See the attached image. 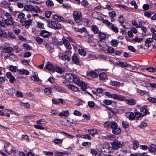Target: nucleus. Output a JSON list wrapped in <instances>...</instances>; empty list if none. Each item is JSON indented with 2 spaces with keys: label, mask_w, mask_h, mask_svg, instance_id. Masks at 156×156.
<instances>
[{
  "label": "nucleus",
  "mask_w": 156,
  "mask_h": 156,
  "mask_svg": "<svg viewBox=\"0 0 156 156\" xmlns=\"http://www.w3.org/2000/svg\"><path fill=\"white\" fill-rule=\"evenodd\" d=\"M112 129V132L115 134H119L121 132V130L118 126L117 123L115 122H112L111 124V128Z\"/></svg>",
  "instance_id": "obj_1"
},
{
  "label": "nucleus",
  "mask_w": 156,
  "mask_h": 156,
  "mask_svg": "<svg viewBox=\"0 0 156 156\" xmlns=\"http://www.w3.org/2000/svg\"><path fill=\"white\" fill-rule=\"evenodd\" d=\"M73 16L75 22L80 23L82 19L81 12L79 11H74L73 13Z\"/></svg>",
  "instance_id": "obj_2"
},
{
  "label": "nucleus",
  "mask_w": 156,
  "mask_h": 156,
  "mask_svg": "<svg viewBox=\"0 0 156 156\" xmlns=\"http://www.w3.org/2000/svg\"><path fill=\"white\" fill-rule=\"evenodd\" d=\"M51 26L50 27L52 28L59 29L62 27V25L58 21H53L51 22Z\"/></svg>",
  "instance_id": "obj_3"
},
{
  "label": "nucleus",
  "mask_w": 156,
  "mask_h": 156,
  "mask_svg": "<svg viewBox=\"0 0 156 156\" xmlns=\"http://www.w3.org/2000/svg\"><path fill=\"white\" fill-rule=\"evenodd\" d=\"M39 32V35L44 38H48L50 35V32L46 30H41Z\"/></svg>",
  "instance_id": "obj_4"
},
{
  "label": "nucleus",
  "mask_w": 156,
  "mask_h": 156,
  "mask_svg": "<svg viewBox=\"0 0 156 156\" xmlns=\"http://www.w3.org/2000/svg\"><path fill=\"white\" fill-rule=\"evenodd\" d=\"M77 55V54H74L72 57V60L76 64L81 65L82 64V63L80 62Z\"/></svg>",
  "instance_id": "obj_5"
},
{
  "label": "nucleus",
  "mask_w": 156,
  "mask_h": 156,
  "mask_svg": "<svg viewBox=\"0 0 156 156\" xmlns=\"http://www.w3.org/2000/svg\"><path fill=\"white\" fill-rule=\"evenodd\" d=\"M112 148L115 150H117L122 146L120 142L119 141H114L111 143Z\"/></svg>",
  "instance_id": "obj_6"
},
{
  "label": "nucleus",
  "mask_w": 156,
  "mask_h": 156,
  "mask_svg": "<svg viewBox=\"0 0 156 156\" xmlns=\"http://www.w3.org/2000/svg\"><path fill=\"white\" fill-rule=\"evenodd\" d=\"M5 59H9L11 60L15 61L17 60V58L15 55L12 53L10 54H8L5 56Z\"/></svg>",
  "instance_id": "obj_7"
},
{
  "label": "nucleus",
  "mask_w": 156,
  "mask_h": 156,
  "mask_svg": "<svg viewBox=\"0 0 156 156\" xmlns=\"http://www.w3.org/2000/svg\"><path fill=\"white\" fill-rule=\"evenodd\" d=\"M6 76L9 79L10 82L11 83H13L16 80L15 77L12 75L10 72H8L6 73Z\"/></svg>",
  "instance_id": "obj_8"
},
{
  "label": "nucleus",
  "mask_w": 156,
  "mask_h": 156,
  "mask_svg": "<svg viewBox=\"0 0 156 156\" xmlns=\"http://www.w3.org/2000/svg\"><path fill=\"white\" fill-rule=\"evenodd\" d=\"M74 74L70 73H67L65 75V78L68 81L72 82L73 78L74 77Z\"/></svg>",
  "instance_id": "obj_9"
},
{
  "label": "nucleus",
  "mask_w": 156,
  "mask_h": 156,
  "mask_svg": "<svg viewBox=\"0 0 156 156\" xmlns=\"http://www.w3.org/2000/svg\"><path fill=\"white\" fill-rule=\"evenodd\" d=\"M99 78L102 82L105 81L107 79L106 74L104 73H101L99 75Z\"/></svg>",
  "instance_id": "obj_10"
},
{
  "label": "nucleus",
  "mask_w": 156,
  "mask_h": 156,
  "mask_svg": "<svg viewBox=\"0 0 156 156\" xmlns=\"http://www.w3.org/2000/svg\"><path fill=\"white\" fill-rule=\"evenodd\" d=\"M25 15L23 12H21L18 15V17L20 19V22L21 23H23L24 21V19Z\"/></svg>",
  "instance_id": "obj_11"
},
{
  "label": "nucleus",
  "mask_w": 156,
  "mask_h": 156,
  "mask_svg": "<svg viewBox=\"0 0 156 156\" xmlns=\"http://www.w3.org/2000/svg\"><path fill=\"white\" fill-rule=\"evenodd\" d=\"M114 98L122 101L126 100V98L124 96L121 95H118L116 94H115Z\"/></svg>",
  "instance_id": "obj_12"
},
{
  "label": "nucleus",
  "mask_w": 156,
  "mask_h": 156,
  "mask_svg": "<svg viewBox=\"0 0 156 156\" xmlns=\"http://www.w3.org/2000/svg\"><path fill=\"white\" fill-rule=\"evenodd\" d=\"M1 5L2 7L5 8H9L11 4L9 2L4 1L1 2Z\"/></svg>",
  "instance_id": "obj_13"
},
{
  "label": "nucleus",
  "mask_w": 156,
  "mask_h": 156,
  "mask_svg": "<svg viewBox=\"0 0 156 156\" xmlns=\"http://www.w3.org/2000/svg\"><path fill=\"white\" fill-rule=\"evenodd\" d=\"M4 22L5 24L7 25H12L14 23L13 20V19H6L5 20Z\"/></svg>",
  "instance_id": "obj_14"
},
{
  "label": "nucleus",
  "mask_w": 156,
  "mask_h": 156,
  "mask_svg": "<svg viewBox=\"0 0 156 156\" xmlns=\"http://www.w3.org/2000/svg\"><path fill=\"white\" fill-rule=\"evenodd\" d=\"M125 101L127 103L131 105H134L136 103V101L133 99H126Z\"/></svg>",
  "instance_id": "obj_15"
},
{
  "label": "nucleus",
  "mask_w": 156,
  "mask_h": 156,
  "mask_svg": "<svg viewBox=\"0 0 156 156\" xmlns=\"http://www.w3.org/2000/svg\"><path fill=\"white\" fill-rule=\"evenodd\" d=\"M5 150L6 152L9 154H11L15 151V150H13V148L11 146L5 147Z\"/></svg>",
  "instance_id": "obj_16"
},
{
  "label": "nucleus",
  "mask_w": 156,
  "mask_h": 156,
  "mask_svg": "<svg viewBox=\"0 0 156 156\" xmlns=\"http://www.w3.org/2000/svg\"><path fill=\"white\" fill-rule=\"evenodd\" d=\"M69 115V112L68 110H66L65 111H62L60 112L58 114V115L60 116H65L67 117Z\"/></svg>",
  "instance_id": "obj_17"
},
{
  "label": "nucleus",
  "mask_w": 156,
  "mask_h": 156,
  "mask_svg": "<svg viewBox=\"0 0 156 156\" xmlns=\"http://www.w3.org/2000/svg\"><path fill=\"white\" fill-rule=\"evenodd\" d=\"M62 43L67 48H68L69 46H70V44L69 41L65 38H62Z\"/></svg>",
  "instance_id": "obj_18"
},
{
  "label": "nucleus",
  "mask_w": 156,
  "mask_h": 156,
  "mask_svg": "<svg viewBox=\"0 0 156 156\" xmlns=\"http://www.w3.org/2000/svg\"><path fill=\"white\" fill-rule=\"evenodd\" d=\"M148 150L151 153L156 152V146L154 144H152L149 147Z\"/></svg>",
  "instance_id": "obj_19"
},
{
  "label": "nucleus",
  "mask_w": 156,
  "mask_h": 156,
  "mask_svg": "<svg viewBox=\"0 0 156 156\" xmlns=\"http://www.w3.org/2000/svg\"><path fill=\"white\" fill-rule=\"evenodd\" d=\"M110 84L111 85L116 87H119L120 85V83L119 82L116 81H112L111 80L110 82Z\"/></svg>",
  "instance_id": "obj_20"
},
{
  "label": "nucleus",
  "mask_w": 156,
  "mask_h": 156,
  "mask_svg": "<svg viewBox=\"0 0 156 156\" xmlns=\"http://www.w3.org/2000/svg\"><path fill=\"white\" fill-rule=\"evenodd\" d=\"M24 25L27 29H28L30 25L31 24L32 20L29 19L27 20L24 21Z\"/></svg>",
  "instance_id": "obj_21"
},
{
  "label": "nucleus",
  "mask_w": 156,
  "mask_h": 156,
  "mask_svg": "<svg viewBox=\"0 0 156 156\" xmlns=\"http://www.w3.org/2000/svg\"><path fill=\"white\" fill-rule=\"evenodd\" d=\"M153 38H147L145 41V45L146 46L149 47L151 45V43L153 41Z\"/></svg>",
  "instance_id": "obj_22"
},
{
  "label": "nucleus",
  "mask_w": 156,
  "mask_h": 156,
  "mask_svg": "<svg viewBox=\"0 0 156 156\" xmlns=\"http://www.w3.org/2000/svg\"><path fill=\"white\" fill-rule=\"evenodd\" d=\"M13 50V48L12 47H7L3 49V52L5 53H9Z\"/></svg>",
  "instance_id": "obj_23"
},
{
  "label": "nucleus",
  "mask_w": 156,
  "mask_h": 156,
  "mask_svg": "<svg viewBox=\"0 0 156 156\" xmlns=\"http://www.w3.org/2000/svg\"><path fill=\"white\" fill-rule=\"evenodd\" d=\"M116 64L122 67H126L128 66V64L126 62L118 61L116 62Z\"/></svg>",
  "instance_id": "obj_24"
},
{
  "label": "nucleus",
  "mask_w": 156,
  "mask_h": 156,
  "mask_svg": "<svg viewBox=\"0 0 156 156\" xmlns=\"http://www.w3.org/2000/svg\"><path fill=\"white\" fill-rule=\"evenodd\" d=\"M74 77L73 78L72 82H73L76 84L78 85H79V83L80 82V79L75 75H74Z\"/></svg>",
  "instance_id": "obj_25"
},
{
  "label": "nucleus",
  "mask_w": 156,
  "mask_h": 156,
  "mask_svg": "<svg viewBox=\"0 0 156 156\" xmlns=\"http://www.w3.org/2000/svg\"><path fill=\"white\" fill-rule=\"evenodd\" d=\"M67 86L70 89L72 90H74L75 91H77L79 90L77 87H75L72 84L67 85Z\"/></svg>",
  "instance_id": "obj_26"
},
{
  "label": "nucleus",
  "mask_w": 156,
  "mask_h": 156,
  "mask_svg": "<svg viewBox=\"0 0 156 156\" xmlns=\"http://www.w3.org/2000/svg\"><path fill=\"white\" fill-rule=\"evenodd\" d=\"M17 70L18 71L19 73L21 74L28 75L29 73V72L27 70L23 69L18 70Z\"/></svg>",
  "instance_id": "obj_27"
},
{
  "label": "nucleus",
  "mask_w": 156,
  "mask_h": 156,
  "mask_svg": "<svg viewBox=\"0 0 156 156\" xmlns=\"http://www.w3.org/2000/svg\"><path fill=\"white\" fill-rule=\"evenodd\" d=\"M32 11H33L35 12H41V9L37 5L34 6H33Z\"/></svg>",
  "instance_id": "obj_28"
},
{
  "label": "nucleus",
  "mask_w": 156,
  "mask_h": 156,
  "mask_svg": "<svg viewBox=\"0 0 156 156\" xmlns=\"http://www.w3.org/2000/svg\"><path fill=\"white\" fill-rule=\"evenodd\" d=\"M109 28H111L112 31L115 33H117L118 32V28L117 27H115L114 24L113 23H112Z\"/></svg>",
  "instance_id": "obj_29"
},
{
  "label": "nucleus",
  "mask_w": 156,
  "mask_h": 156,
  "mask_svg": "<svg viewBox=\"0 0 156 156\" xmlns=\"http://www.w3.org/2000/svg\"><path fill=\"white\" fill-rule=\"evenodd\" d=\"M54 68L56 70V71L58 73H62L63 70L62 69L58 66L57 65H55L54 66Z\"/></svg>",
  "instance_id": "obj_30"
},
{
  "label": "nucleus",
  "mask_w": 156,
  "mask_h": 156,
  "mask_svg": "<svg viewBox=\"0 0 156 156\" xmlns=\"http://www.w3.org/2000/svg\"><path fill=\"white\" fill-rule=\"evenodd\" d=\"M7 36L6 33L2 29H0V37L2 38H6Z\"/></svg>",
  "instance_id": "obj_31"
},
{
  "label": "nucleus",
  "mask_w": 156,
  "mask_h": 156,
  "mask_svg": "<svg viewBox=\"0 0 156 156\" xmlns=\"http://www.w3.org/2000/svg\"><path fill=\"white\" fill-rule=\"evenodd\" d=\"M78 85L80 86L83 91L86 90H85L86 89L87 87L85 83L81 81L79 83Z\"/></svg>",
  "instance_id": "obj_32"
},
{
  "label": "nucleus",
  "mask_w": 156,
  "mask_h": 156,
  "mask_svg": "<svg viewBox=\"0 0 156 156\" xmlns=\"http://www.w3.org/2000/svg\"><path fill=\"white\" fill-rule=\"evenodd\" d=\"M146 107L145 106H144L140 108V110L141 112H143V114L142 116L144 115H145L147 114V111L146 109Z\"/></svg>",
  "instance_id": "obj_33"
},
{
  "label": "nucleus",
  "mask_w": 156,
  "mask_h": 156,
  "mask_svg": "<svg viewBox=\"0 0 156 156\" xmlns=\"http://www.w3.org/2000/svg\"><path fill=\"white\" fill-rule=\"evenodd\" d=\"M36 27L44 29V25L43 23L40 21L37 22Z\"/></svg>",
  "instance_id": "obj_34"
},
{
  "label": "nucleus",
  "mask_w": 156,
  "mask_h": 156,
  "mask_svg": "<svg viewBox=\"0 0 156 156\" xmlns=\"http://www.w3.org/2000/svg\"><path fill=\"white\" fill-rule=\"evenodd\" d=\"M33 6L31 5H26L24 7V9L27 11H32Z\"/></svg>",
  "instance_id": "obj_35"
},
{
  "label": "nucleus",
  "mask_w": 156,
  "mask_h": 156,
  "mask_svg": "<svg viewBox=\"0 0 156 156\" xmlns=\"http://www.w3.org/2000/svg\"><path fill=\"white\" fill-rule=\"evenodd\" d=\"M90 76L96 78L98 76V74L96 72L93 71H90L89 73Z\"/></svg>",
  "instance_id": "obj_36"
},
{
  "label": "nucleus",
  "mask_w": 156,
  "mask_h": 156,
  "mask_svg": "<svg viewBox=\"0 0 156 156\" xmlns=\"http://www.w3.org/2000/svg\"><path fill=\"white\" fill-rule=\"evenodd\" d=\"M121 26L125 28H128L129 26L128 23L126 21L121 23Z\"/></svg>",
  "instance_id": "obj_37"
},
{
  "label": "nucleus",
  "mask_w": 156,
  "mask_h": 156,
  "mask_svg": "<svg viewBox=\"0 0 156 156\" xmlns=\"http://www.w3.org/2000/svg\"><path fill=\"white\" fill-rule=\"evenodd\" d=\"M62 59L64 61L67 60V61H69V60L70 58L68 55L64 54L62 55Z\"/></svg>",
  "instance_id": "obj_38"
},
{
  "label": "nucleus",
  "mask_w": 156,
  "mask_h": 156,
  "mask_svg": "<svg viewBox=\"0 0 156 156\" xmlns=\"http://www.w3.org/2000/svg\"><path fill=\"white\" fill-rule=\"evenodd\" d=\"M88 131L89 132L90 134L92 136H94L97 132V131L94 129H88Z\"/></svg>",
  "instance_id": "obj_39"
},
{
  "label": "nucleus",
  "mask_w": 156,
  "mask_h": 156,
  "mask_svg": "<svg viewBox=\"0 0 156 156\" xmlns=\"http://www.w3.org/2000/svg\"><path fill=\"white\" fill-rule=\"evenodd\" d=\"M79 54L81 55H83V56H85L86 53V51L83 49H80L78 50Z\"/></svg>",
  "instance_id": "obj_40"
},
{
  "label": "nucleus",
  "mask_w": 156,
  "mask_h": 156,
  "mask_svg": "<svg viewBox=\"0 0 156 156\" xmlns=\"http://www.w3.org/2000/svg\"><path fill=\"white\" fill-rule=\"evenodd\" d=\"M45 67L47 68L48 70H51L54 68V66H53L50 62H48V64Z\"/></svg>",
  "instance_id": "obj_41"
},
{
  "label": "nucleus",
  "mask_w": 156,
  "mask_h": 156,
  "mask_svg": "<svg viewBox=\"0 0 156 156\" xmlns=\"http://www.w3.org/2000/svg\"><path fill=\"white\" fill-rule=\"evenodd\" d=\"M92 30L93 31L94 34H97L98 31V30L97 27L93 25L91 27Z\"/></svg>",
  "instance_id": "obj_42"
},
{
  "label": "nucleus",
  "mask_w": 156,
  "mask_h": 156,
  "mask_svg": "<svg viewBox=\"0 0 156 156\" xmlns=\"http://www.w3.org/2000/svg\"><path fill=\"white\" fill-rule=\"evenodd\" d=\"M44 44L45 47V48H47L50 51H51V52L52 51H51V50H52L53 48H51L50 44H48L46 42L44 43Z\"/></svg>",
  "instance_id": "obj_43"
},
{
  "label": "nucleus",
  "mask_w": 156,
  "mask_h": 156,
  "mask_svg": "<svg viewBox=\"0 0 156 156\" xmlns=\"http://www.w3.org/2000/svg\"><path fill=\"white\" fill-rule=\"evenodd\" d=\"M102 149L101 151L100 152H101L104 154L106 155L108 151V150L107 149V147H106V146L105 145Z\"/></svg>",
  "instance_id": "obj_44"
},
{
  "label": "nucleus",
  "mask_w": 156,
  "mask_h": 156,
  "mask_svg": "<svg viewBox=\"0 0 156 156\" xmlns=\"http://www.w3.org/2000/svg\"><path fill=\"white\" fill-rule=\"evenodd\" d=\"M15 90L13 88H11L7 90V92L8 94L11 95H13L15 93Z\"/></svg>",
  "instance_id": "obj_45"
},
{
  "label": "nucleus",
  "mask_w": 156,
  "mask_h": 156,
  "mask_svg": "<svg viewBox=\"0 0 156 156\" xmlns=\"http://www.w3.org/2000/svg\"><path fill=\"white\" fill-rule=\"evenodd\" d=\"M118 21L120 23L126 21V20H125L124 18L122 15H120L119 16V17Z\"/></svg>",
  "instance_id": "obj_46"
},
{
  "label": "nucleus",
  "mask_w": 156,
  "mask_h": 156,
  "mask_svg": "<svg viewBox=\"0 0 156 156\" xmlns=\"http://www.w3.org/2000/svg\"><path fill=\"white\" fill-rule=\"evenodd\" d=\"M102 22L103 23L106 24L107 26L109 28L112 24V23H111L108 20H103Z\"/></svg>",
  "instance_id": "obj_47"
},
{
  "label": "nucleus",
  "mask_w": 156,
  "mask_h": 156,
  "mask_svg": "<svg viewBox=\"0 0 156 156\" xmlns=\"http://www.w3.org/2000/svg\"><path fill=\"white\" fill-rule=\"evenodd\" d=\"M119 43V41L116 40H112L111 41V45L114 46H116Z\"/></svg>",
  "instance_id": "obj_48"
},
{
  "label": "nucleus",
  "mask_w": 156,
  "mask_h": 156,
  "mask_svg": "<svg viewBox=\"0 0 156 156\" xmlns=\"http://www.w3.org/2000/svg\"><path fill=\"white\" fill-rule=\"evenodd\" d=\"M44 92L47 95H49L52 92L51 88L50 87L45 88L44 90Z\"/></svg>",
  "instance_id": "obj_49"
},
{
  "label": "nucleus",
  "mask_w": 156,
  "mask_h": 156,
  "mask_svg": "<svg viewBox=\"0 0 156 156\" xmlns=\"http://www.w3.org/2000/svg\"><path fill=\"white\" fill-rule=\"evenodd\" d=\"M4 19L2 17L0 16V25L3 27H5V25L4 23Z\"/></svg>",
  "instance_id": "obj_50"
},
{
  "label": "nucleus",
  "mask_w": 156,
  "mask_h": 156,
  "mask_svg": "<svg viewBox=\"0 0 156 156\" xmlns=\"http://www.w3.org/2000/svg\"><path fill=\"white\" fill-rule=\"evenodd\" d=\"M86 32V34L85 36V37H86L87 35L88 36V33L87 32V31L85 27H83L82 28L79 29V32Z\"/></svg>",
  "instance_id": "obj_51"
},
{
  "label": "nucleus",
  "mask_w": 156,
  "mask_h": 156,
  "mask_svg": "<svg viewBox=\"0 0 156 156\" xmlns=\"http://www.w3.org/2000/svg\"><path fill=\"white\" fill-rule=\"evenodd\" d=\"M46 4L48 6H52L54 5L53 2L49 0H48L46 1Z\"/></svg>",
  "instance_id": "obj_52"
},
{
  "label": "nucleus",
  "mask_w": 156,
  "mask_h": 156,
  "mask_svg": "<svg viewBox=\"0 0 156 156\" xmlns=\"http://www.w3.org/2000/svg\"><path fill=\"white\" fill-rule=\"evenodd\" d=\"M99 37L100 38L101 40H99L98 41V44H99V43L101 41V40H103V39H105V37H106V36L105 34H104L103 33H100L99 34Z\"/></svg>",
  "instance_id": "obj_53"
},
{
  "label": "nucleus",
  "mask_w": 156,
  "mask_h": 156,
  "mask_svg": "<svg viewBox=\"0 0 156 156\" xmlns=\"http://www.w3.org/2000/svg\"><path fill=\"white\" fill-rule=\"evenodd\" d=\"M143 38H140L137 37H135L132 39V41L136 42H140L143 40Z\"/></svg>",
  "instance_id": "obj_54"
},
{
  "label": "nucleus",
  "mask_w": 156,
  "mask_h": 156,
  "mask_svg": "<svg viewBox=\"0 0 156 156\" xmlns=\"http://www.w3.org/2000/svg\"><path fill=\"white\" fill-rule=\"evenodd\" d=\"M122 124L124 128H128L129 126V123L126 121H123L122 122Z\"/></svg>",
  "instance_id": "obj_55"
},
{
  "label": "nucleus",
  "mask_w": 156,
  "mask_h": 156,
  "mask_svg": "<svg viewBox=\"0 0 156 156\" xmlns=\"http://www.w3.org/2000/svg\"><path fill=\"white\" fill-rule=\"evenodd\" d=\"M35 40L39 44H41L43 41V39L39 37H37L36 38Z\"/></svg>",
  "instance_id": "obj_56"
},
{
  "label": "nucleus",
  "mask_w": 156,
  "mask_h": 156,
  "mask_svg": "<svg viewBox=\"0 0 156 156\" xmlns=\"http://www.w3.org/2000/svg\"><path fill=\"white\" fill-rule=\"evenodd\" d=\"M31 79L35 81H39V78L38 76L36 74L32 76Z\"/></svg>",
  "instance_id": "obj_57"
},
{
  "label": "nucleus",
  "mask_w": 156,
  "mask_h": 156,
  "mask_svg": "<svg viewBox=\"0 0 156 156\" xmlns=\"http://www.w3.org/2000/svg\"><path fill=\"white\" fill-rule=\"evenodd\" d=\"M132 24L133 26H135L137 28H140V24L138 25L136 21L135 20H132Z\"/></svg>",
  "instance_id": "obj_58"
},
{
  "label": "nucleus",
  "mask_w": 156,
  "mask_h": 156,
  "mask_svg": "<svg viewBox=\"0 0 156 156\" xmlns=\"http://www.w3.org/2000/svg\"><path fill=\"white\" fill-rule=\"evenodd\" d=\"M105 145H102L101 144L100 145H98L96 146V148L97 150L99 152L101 151V150L104 147Z\"/></svg>",
  "instance_id": "obj_59"
},
{
  "label": "nucleus",
  "mask_w": 156,
  "mask_h": 156,
  "mask_svg": "<svg viewBox=\"0 0 156 156\" xmlns=\"http://www.w3.org/2000/svg\"><path fill=\"white\" fill-rule=\"evenodd\" d=\"M109 16L112 18H114L116 16V14L114 11L110 12L108 13Z\"/></svg>",
  "instance_id": "obj_60"
},
{
  "label": "nucleus",
  "mask_w": 156,
  "mask_h": 156,
  "mask_svg": "<svg viewBox=\"0 0 156 156\" xmlns=\"http://www.w3.org/2000/svg\"><path fill=\"white\" fill-rule=\"evenodd\" d=\"M45 15L46 17L49 18L51 15V12L50 11H47L45 12Z\"/></svg>",
  "instance_id": "obj_61"
},
{
  "label": "nucleus",
  "mask_w": 156,
  "mask_h": 156,
  "mask_svg": "<svg viewBox=\"0 0 156 156\" xmlns=\"http://www.w3.org/2000/svg\"><path fill=\"white\" fill-rule=\"evenodd\" d=\"M135 117V115L133 112L130 113L129 115V119L131 120H134Z\"/></svg>",
  "instance_id": "obj_62"
},
{
  "label": "nucleus",
  "mask_w": 156,
  "mask_h": 156,
  "mask_svg": "<svg viewBox=\"0 0 156 156\" xmlns=\"http://www.w3.org/2000/svg\"><path fill=\"white\" fill-rule=\"evenodd\" d=\"M68 122H70L72 124H74L76 123V120L73 119H72L71 118H69L67 119Z\"/></svg>",
  "instance_id": "obj_63"
},
{
  "label": "nucleus",
  "mask_w": 156,
  "mask_h": 156,
  "mask_svg": "<svg viewBox=\"0 0 156 156\" xmlns=\"http://www.w3.org/2000/svg\"><path fill=\"white\" fill-rule=\"evenodd\" d=\"M9 69L12 72H16V67L12 66H10L9 67Z\"/></svg>",
  "instance_id": "obj_64"
}]
</instances>
